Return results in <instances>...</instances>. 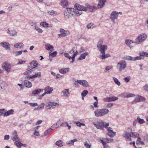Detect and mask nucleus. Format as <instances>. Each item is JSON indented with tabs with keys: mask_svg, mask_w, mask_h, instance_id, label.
<instances>
[{
	"mask_svg": "<svg viewBox=\"0 0 148 148\" xmlns=\"http://www.w3.org/2000/svg\"><path fill=\"white\" fill-rule=\"evenodd\" d=\"M76 9L73 8H66L64 11V16L65 19H68L73 15L79 16L82 13V11H86L88 8L78 4L75 5Z\"/></svg>",
	"mask_w": 148,
	"mask_h": 148,
	"instance_id": "1",
	"label": "nucleus"
},
{
	"mask_svg": "<svg viewBox=\"0 0 148 148\" xmlns=\"http://www.w3.org/2000/svg\"><path fill=\"white\" fill-rule=\"evenodd\" d=\"M94 126L97 129H102L103 127L106 128L109 125L108 123H105L101 120L95 121L93 122Z\"/></svg>",
	"mask_w": 148,
	"mask_h": 148,
	"instance_id": "2",
	"label": "nucleus"
},
{
	"mask_svg": "<svg viewBox=\"0 0 148 148\" xmlns=\"http://www.w3.org/2000/svg\"><path fill=\"white\" fill-rule=\"evenodd\" d=\"M97 48L101 53V58L102 59L110 57V55L109 53H107L105 54V50L107 49V46L106 45H104Z\"/></svg>",
	"mask_w": 148,
	"mask_h": 148,
	"instance_id": "3",
	"label": "nucleus"
},
{
	"mask_svg": "<svg viewBox=\"0 0 148 148\" xmlns=\"http://www.w3.org/2000/svg\"><path fill=\"white\" fill-rule=\"evenodd\" d=\"M109 110L106 109H98L95 111V116L98 117L106 115L109 112Z\"/></svg>",
	"mask_w": 148,
	"mask_h": 148,
	"instance_id": "4",
	"label": "nucleus"
},
{
	"mask_svg": "<svg viewBox=\"0 0 148 148\" xmlns=\"http://www.w3.org/2000/svg\"><path fill=\"white\" fill-rule=\"evenodd\" d=\"M147 37V36L145 33H142L135 39V42L137 44H140L146 40Z\"/></svg>",
	"mask_w": 148,
	"mask_h": 148,
	"instance_id": "5",
	"label": "nucleus"
},
{
	"mask_svg": "<svg viewBox=\"0 0 148 148\" xmlns=\"http://www.w3.org/2000/svg\"><path fill=\"white\" fill-rule=\"evenodd\" d=\"M127 67V63L124 60L120 61L117 64L116 68L119 71H121Z\"/></svg>",
	"mask_w": 148,
	"mask_h": 148,
	"instance_id": "6",
	"label": "nucleus"
},
{
	"mask_svg": "<svg viewBox=\"0 0 148 148\" xmlns=\"http://www.w3.org/2000/svg\"><path fill=\"white\" fill-rule=\"evenodd\" d=\"M30 66H29V73H31L33 71H34L36 69L38 70L37 66L38 65V63L36 61H33L29 63ZM39 67H38L39 68Z\"/></svg>",
	"mask_w": 148,
	"mask_h": 148,
	"instance_id": "7",
	"label": "nucleus"
},
{
	"mask_svg": "<svg viewBox=\"0 0 148 148\" xmlns=\"http://www.w3.org/2000/svg\"><path fill=\"white\" fill-rule=\"evenodd\" d=\"M119 15V12L115 11L112 12L110 16V19L112 22L115 23V20L117 19Z\"/></svg>",
	"mask_w": 148,
	"mask_h": 148,
	"instance_id": "8",
	"label": "nucleus"
},
{
	"mask_svg": "<svg viewBox=\"0 0 148 148\" xmlns=\"http://www.w3.org/2000/svg\"><path fill=\"white\" fill-rule=\"evenodd\" d=\"M3 69L4 70L9 72L10 71L11 67V65L9 62H5L2 64Z\"/></svg>",
	"mask_w": 148,
	"mask_h": 148,
	"instance_id": "9",
	"label": "nucleus"
},
{
	"mask_svg": "<svg viewBox=\"0 0 148 148\" xmlns=\"http://www.w3.org/2000/svg\"><path fill=\"white\" fill-rule=\"evenodd\" d=\"M11 138L13 141L15 142L17 141H20V139L18 136L16 131L14 130L12 132V135L11 136Z\"/></svg>",
	"mask_w": 148,
	"mask_h": 148,
	"instance_id": "10",
	"label": "nucleus"
},
{
	"mask_svg": "<svg viewBox=\"0 0 148 148\" xmlns=\"http://www.w3.org/2000/svg\"><path fill=\"white\" fill-rule=\"evenodd\" d=\"M123 136L126 140L129 141L132 140L131 132L129 133L126 131H125L124 132Z\"/></svg>",
	"mask_w": 148,
	"mask_h": 148,
	"instance_id": "11",
	"label": "nucleus"
},
{
	"mask_svg": "<svg viewBox=\"0 0 148 148\" xmlns=\"http://www.w3.org/2000/svg\"><path fill=\"white\" fill-rule=\"evenodd\" d=\"M60 34H58V35L60 37H65L69 35V31H65L62 29H60Z\"/></svg>",
	"mask_w": 148,
	"mask_h": 148,
	"instance_id": "12",
	"label": "nucleus"
},
{
	"mask_svg": "<svg viewBox=\"0 0 148 148\" xmlns=\"http://www.w3.org/2000/svg\"><path fill=\"white\" fill-rule=\"evenodd\" d=\"M106 128L108 132V136L111 137H113L115 135L116 132L113 131L111 128L108 126Z\"/></svg>",
	"mask_w": 148,
	"mask_h": 148,
	"instance_id": "13",
	"label": "nucleus"
},
{
	"mask_svg": "<svg viewBox=\"0 0 148 148\" xmlns=\"http://www.w3.org/2000/svg\"><path fill=\"white\" fill-rule=\"evenodd\" d=\"M139 56H138L139 60H143L144 59V57H148V53L143 51L140 52L139 53Z\"/></svg>",
	"mask_w": 148,
	"mask_h": 148,
	"instance_id": "14",
	"label": "nucleus"
},
{
	"mask_svg": "<svg viewBox=\"0 0 148 148\" xmlns=\"http://www.w3.org/2000/svg\"><path fill=\"white\" fill-rule=\"evenodd\" d=\"M7 33L10 36L15 37L17 35V32L15 29L10 30L9 29H8Z\"/></svg>",
	"mask_w": 148,
	"mask_h": 148,
	"instance_id": "15",
	"label": "nucleus"
},
{
	"mask_svg": "<svg viewBox=\"0 0 148 148\" xmlns=\"http://www.w3.org/2000/svg\"><path fill=\"white\" fill-rule=\"evenodd\" d=\"M68 89H64L61 92L62 96L65 98H67L70 96V93Z\"/></svg>",
	"mask_w": 148,
	"mask_h": 148,
	"instance_id": "16",
	"label": "nucleus"
},
{
	"mask_svg": "<svg viewBox=\"0 0 148 148\" xmlns=\"http://www.w3.org/2000/svg\"><path fill=\"white\" fill-rule=\"evenodd\" d=\"M77 82L78 83L80 84L84 87H88L89 85L88 82L86 80H77L75 82Z\"/></svg>",
	"mask_w": 148,
	"mask_h": 148,
	"instance_id": "17",
	"label": "nucleus"
},
{
	"mask_svg": "<svg viewBox=\"0 0 148 148\" xmlns=\"http://www.w3.org/2000/svg\"><path fill=\"white\" fill-rule=\"evenodd\" d=\"M99 3L97 5V7L98 8H103L105 5L106 0H97Z\"/></svg>",
	"mask_w": 148,
	"mask_h": 148,
	"instance_id": "18",
	"label": "nucleus"
},
{
	"mask_svg": "<svg viewBox=\"0 0 148 148\" xmlns=\"http://www.w3.org/2000/svg\"><path fill=\"white\" fill-rule=\"evenodd\" d=\"M60 2V4L64 8H65L68 5V1L67 0H58Z\"/></svg>",
	"mask_w": 148,
	"mask_h": 148,
	"instance_id": "19",
	"label": "nucleus"
},
{
	"mask_svg": "<svg viewBox=\"0 0 148 148\" xmlns=\"http://www.w3.org/2000/svg\"><path fill=\"white\" fill-rule=\"evenodd\" d=\"M45 49L49 51L52 52L54 50L53 47L49 44H47L45 45Z\"/></svg>",
	"mask_w": 148,
	"mask_h": 148,
	"instance_id": "20",
	"label": "nucleus"
},
{
	"mask_svg": "<svg viewBox=\"0 0 148 148\" xmlns=\"http://www.w3.org/2000/svg\"><path fill=\"white\" fill-rule=\"evenodd\" d=\"M125 59L127 60L136 61L139 60L138 56L135 57H132L130 56H127L125 58Z\"/></svg>",
	"mask_w": 148,
	"mask_h": 148,
	"instance_id": "21",
	"label": "nucleus"
},
{
	"mask_svg": "<svg viewBox=\"0 0 148 148\" xmlns=\"http://www.w3.org/2000/svg\"><path fill=\"white\" fill-rule=\"evenodd\" d=\"M0 45L3 47L5 48L6 49L10 50V47L9 46V44L6 42H2L0 44Z\"/></svg>",
	"mask_w": 148,
	"mask_h": 148,
	"instance_id": "22",
	"label": "nucleus"
},
{
	"mask_svg": "<svg viewBox=\"0 0 148 148\" xmlns=\"http://www.w3.org/2000/svg\"><path fill=\"white\" fill-rule=\"evenodd\" d=\"M40 25L44 27H51L53 26L52 24H49L45 22H42L40 23Z\"/></svg>",
	"mask_w": 148,
	"mask_h": 148,
	"instance_id": "23",
	"label": "nucleus"
},
{
	"mask_svg": "<svg viewBox=\"0 0 148 148\" xmlns=\"http://www.w3.org/2000/svg\"><path fill=\"white\" fill-rule=\"evenodd\" d=\"M134 42L133 40H125V43L126 45L128 46L132 49L133 48V46H132V44Z\"/></svg>",
	"mask_w": 148,
	"mask_h": 148,
	"instance_id": "24",
	"label": "nucleus"
},
{
	"mask_svg": "<svg viewBox=\"0 0 148 148\" xmlns=\"http://www.w3.org/2000/svg\"><path fill=\"white\" fill-rule=\"evenodd\" d=\"M101 140H103L104 142L109 143H113L114 140L113 139L111 138H102V139H101Z\"/></svg>",
	"mask_w": 148,
	"mask_h": 148,
	"instance_id": "25",
	"label": "nucleus"
},
{
	"mask_svg": "<svg viewBox=\"0 0 148 148\" xmlns=\"http://www.w3.org/2000/svg\"><path fill=\"white\" fill-rule=\"evenodd\" d=\"M69 69H70L69 68H64L61 69L60 70L59 72L61 74H65L69 72Z\"/></svg>",
	"mask_w": 148,
	"mask_h": 148,
	"instance_id": "26",
	"label": "nucleus"
},
{
	"mask_svg": "<svg viewBox=\"0 0 148 148\" xmlns=\"http://www.w3.org/2000/svg\"><path fill=\"white\" fill-rule=\"evenodd\" d=\"M88 54V53L87 52L84 53L81 55L77 59L78 60H81L85 58L86 56Z\"/></svg>",
	"mask_w": 148,
	"mask_h": 148,
	"instance_id": "27",
	"label": "nucleus"
},
{
	"mask_svg": "<svg viewBox=\"0 0 148 148\" xmlns=\"http://www.w3.org/2000/svg\"><path fill=\"white\" fill-rule=\"evenodd\" d=\"M24 85L27 88H30L32 86V83L31 82L27 80H25L24 82Z\"/></svg>",
	"mask_w": 148,
	"mask_h": 148,
	"instance_id": "28",
	"label": "nucleus"
},
{
	"mask_svg": "<svg viewBox=\"0 0 148 148\" xmlns=\"http://www.w3.org/2000/svg\"><path fill=\"white\" fill-rule=\"evenodd\" d=\"M45 92H46V93L50 94L52 91L53 89L52 88L49 86H48L45 88L44 89Z\"/></svg>",
	"mask_w": 148,
	"mask_h": 148,
	"instance_id": "29",
	"label": "nucleus"
},
{
	"mask_svg": "<svg viewBox=\"0 0 148 148\" xmlns=\"http://www.w3.org/2000/svg\"><path fill=\"white\" fill-rule=\"evenodd\" d=\"M14 110L12 109H11L8 111L6 112L3 115L4 116H8L10 114H12L14 113Z\"/></svg>",
	"mask_w": 148,
	"mask_h": 148,
	"instance_id": "30",
	"label": "nucleus"
},
{
	"mask_svg": "<svg viewBox=\"0 0 148 148\" xmlns=\"http://www.w3.org/2000/svg\"><path fill=\"white\" fill-rule=\"evenodd\" d=\"M24 46L22 42H18L15 44L14 45V47L16 48H21Z\"/></svg>",
	"mask_w": 148,
	"mask_h": 148,
	"instance_id": "31",
	"label": "nucleus"
},
{
	"mask_svg": "<svg viewBox=\"0 0 148 148\" xmlns=\"http://www.w3.org/2000/svg\"><path fill=\"white\" fill-rule=\"evenodd\" d=\"M63 142L62 140H59L56 142L55 144L57 146L61 147L63 146Z\"/></svg>",
	"mask_w": 148,
	"mask_h": 148,
	"instance_id": "32",
	"label": "nucleus"
},
{
	"mask_svg": "<svg viewBox=\"0 0 148 148\" xmlns=\"http://www.w3.org/2000/svg\"><path fill=\"white\" fill-rule=\"evenodd\" d=\"M78 141V140L77 139H74L73 140H70L68 142L66 143L67 145H69V146H71L73 145L74 143L75 142H77Z\"/></svg>",
	"mask_w": 148,
	"mask_h": 148,
	"instance_id": "33",
	"label": "nucleus"
},
{
	"mask_svg": "<svg viewBox=\"0 0 148 148\" xmlns=\"http://www.w3.org/2000/svg\"><path fill=\"white\" fill-rule=\"evenodd\" d=\"M43 90V89H38L35 90H34L32 92V93L34 95L38 94L41 91H42Z\"/></svg>",
	"mask_w": 148,
	"mask_h": 148,
	"instance_id": "34",
	"label": "nucleus"
},
{
	"mask_svg": "<svg viewBox=\"0 0 148 148\" xmlns=\"http://www.w3.org/2000/svg\"><path fill=\"white\" fill-rule=\"evenodd\" d=\"M51 128L47 129L45 132L44 134H42V136H45L47 135L51 132Z\"/></svg>",
	"mask_w": 148,
	"mask_h": 148,
	"instance_id": "35",
	"label": "nucleus"
},
{
	"mask_svg": "<svg viewBox=\"0 0 148 148\" xmlns=\"http://www.w3.org/2000/svg\"><path fill=\"white\" fill-rule=\"evenodd\" d=\"M139 102H140V101L139 96L138 95L136 97L134 100L132 102V103L134 104Z\"/></svg>",
	"mask_w": 148,
	"mask_h": 148,
	"instance_id": "36",
	"label": "nucleus"
},
{
	"mask_svg": "<svg viewBox=\"0 0 148 148\" xmlns=\"http://www.w3.org/2000/svg\"><path fill=\"white\" fill-rule=\"evenodd\" d=\"M78 54V52L77 50L76 51L74 52V53L73 54V56L72 57V61H71V63H73L75 61V58L76 55Z\"/></svg>",
	"mask_w": 148,
	"mask_h": 148,
	"instance_id": "37",
	"label": "nucleus"
},
{
	"mask_svg": "<svg viewBox=\"0 0 148 148\" xmlns=\"http://www.w3.org/2000/svg\"><path fill=\"white\" fill-rule=\"evenodd\" d=\"M20 141H20L17 140V141L15 142L14 143V145L19 148H20L21 147L22 143Z\"/></svg>",
	"mask_w": 148,
	"mask_h": 148,
	"instance_id": "38",
	"label": "nucleus"
},
{
	"mask_svg": "<svg viewBox=\"0 0 148 148\" xmlns=\"http://www.w3.org/2000/svg\"><path fill=\"white\" fill-rule=\"evenodd\" d=\"M132 137L134 138H138L139 136L138 133L137 132H131Z\"/></svg>",
	"mask_w": 148,
	"mask_h": 148,
	"instance_id": "39",
	"label": "nucleus"
},
{
	"mask_svg": "<svg viewBox=\"0 0 148 148\" xmlns=\"http://www.w3.org/2000/svg\"><path fill=\"white\" fill-rule=\"evenodd\" d=\"M57 53V52L56 51H55L53 53L49 52V56L50 57V58L54 57L56 56Z\"/></svg>",
	"mask_w": 148,
	"mask_h": 148,
	"instance_id": "40",
	"label": "nucleus"
},
{
	"mask_svg": "<svg viewBox=\"0 0 148 148\" xmlns=\"http://www.w3.org/2000/svg\"><path fill=\"white\" fill-rule=\"evenodd\" d=\"M113 79L114 82H115V83L118 86H120L121 85V83L119 81L118 79L114 77H113Z\"/></svg>",
	"mask_w": 148,
	"mask_h": 148,
	"instance_id": "41",
	"label": "nucleus"
},
{
	"mask_svg": "<svg viewBox=\"0 0 148 148\" xmlns=\"http://www.w3.org/2000/svg\"><path fill=\"white\" fill-rule=\"evenodd\" d=\"M22 52L23 51L21 50L18 51H16L14 52L13 53L15 56H18L21 55Z\"/></svg>",
	"mask_w": 148,
	"mask_h": 148,
	"instance_id": "42",
	"label": "nucleus"
},
{
	"mask_svg": "<svg viewBox=\"0 0 148 148\" xmlns=\"http://www.w3.org/2000/svg\"><path fill=\"white\" fill-rule=\"evenodd\" d=\"M101 142L103 144L104 148H110L109 145L103 140H101Z\"/></svg>",
	"mask_w": 148,
	"mask_h": 148,
	"instance_id": "43",
	"label": "nucleus"
},
{
	"mask_svg": "<svg viewBox=\"0 0 148 148\" xmlns=\"http://www.w3.org/2000/svg\"><path fill=\"white\" fill-rule=\"evenodd\" d=\"M137 121L140 124H143L145 122V121L143 119H140L139 116L137 118Z\"/></svg>",
	"mask_w": 148,
	"mask_h": 148,
	"instance_id": "44",
	"label": "nucleus"
},
{
	"mask_svg": "<svg viewBox=\"0 0 148 148\" xmlns=\"http://www.w3.org/2000/svg\"><path fill=\"white\" fill-rule=\"evenodd\" d=\"M94 26H95L93 23H90L87 25L86 27L88 29H92Z\"/></svg>",
	"mask_w": 148,
	"mask_h": 148,
	"instance_id": "45",
	"label": "nucleus"
},
{
	"mask_svg": "<svg viewBox=\"0 0 148 148\" xmlns=\"http://www.w3.org/2000/svg\"><path fill=\"white\" fill-rule=\"evenodd\" d=\"M52 103L51 102H49L46 105L45 108L47 109H50L53 106Z\"/></svg>",
	"mask_w": 148,
	"mask_h": 148,
	"instance_id": "46",
	"label": "nucleus"
},
{
	"mask_svg": "<svg viewBox=\"0 0 148 148\" xmlns=\"http://www.w3.org/2000/svg\"><path fill=\"white\" fill-rule=\"evenodd\" d=\"M103 42L102 40H100L98 42L97 44V47H99L100 46H102L104 45H103Z\"/></svg>",
	"mask_w": 148,
	"mask_h": 148,
	"instance_id": "47",
	"label": "nucleus"
},
{
	"mask_svg": "<svg viewBox=\"0 0 148 148\" xmlns=\"http://www.w3.org/2000/svg\"><path fill=\"white\" fill-rule=\"evenodd\" d=\"M35 29L37 31L38 33L41 34L42 33L43 31V30L40 28L38 26L36 27Z\"/></svg>",
	"mask_w": 148,
	"mask_h": 148,
	"instance_id": "48",
	"label": "nucleus"
},
{
	"mask_svg": "<svg viewBox=\"0 0 148 148\" xmlns=\"http://www.w3.org/2000/svg\"><path fill=\"white\" fill-rule=\"evenodd\" d=\"M84 145L86 148H90L91 145L88 144L87 141H85L84 143Z\"/></svg>",
	"mask_w": 148,
	"mask_h": 148,
	"instance_id": "49",
	"label": "nucleus"
},
{
	"mask_svg": "<svg viewBox=\"0 0 148 148\" xmlns=\"http://www.w3.org/2000/svg\"><path fill=\"white\" fill-rule=\"evenodd\" d=\"M88 91L86 90H83L81 93L82 96L85 97L88 93Z\"/></svg>",
	"mask_w": 148,
	"mask_h": 148,
	"instance_id": "50",
	"label": "nucleus"
},
{
	"mask_svg": "<svg viewBox=\"0 0 148 148\" xmlns=\"http://www.w3.org/2000/svg\"><path fill=\"white\" fill-rule=\"evenodd\" d=\"M59 127L57 125V123H55L51 127V130L55 129Z\"/></svg>",
	"mask_w": 148,
	"mask_h": 148,
	"instance_id": "51",
	"label": "nucleus"
},
{
	"mask_svg": "<svg viewBox=\"0 0 148 148\" xmlns=\"http://www.w3.org/2000/svg\"><path fill=\"white\" fill-rule=\"evenodd\" d=\"M41 74L40 72H39V73H37L36 74H35L32 75V77H33V78H34L36 77H41Z\"/></svg>",
	"mask_w": 148,
	"mask_h": 148,
	"instance_id": "52",
	"label": "nucleus"
},
{
	"mask_svg": "<svg viewBox=\"0 0 148 148\" xmlns=\"http://www.w3.org/2000/svg\"><path fill=\"white\" fill-rule=\"evenodd\" d=\"M47 13L51 15L54 16L56 14V12H55L53 10L49 11H48Z\"/></svg>",
	"mask_w": 148,
	"mask_h": 148,
	"instance_id": "53",
	"label": "nucleus"
},
{
	"mask_svg": "<svg viewBox=\"0 0 148 148\" xmlns=\"http://www.w3.org/2000/svg\"><path fill=\"white\" fill-rule=\"evenodd\" d=\"M64 55L65 57L70 60L71 59H72V57H71L68 53H64Z\"/></svg>",
	"mask_w": 148,
	"mask_h": 148,
	"instance_id": "54",
	"label": "nucleus"
},
{
	"mask_svg": "<svg viewBox=\"0 0 148 148\" xmlns=\"http://www.w3.org/2000/svg\"><path fill=\"white\" fill-rule=\"evenodd\" d=\"M143 90L147 92L148 91V84L145 85L143 87Z\"/></svg>",
	"mask_w": 148,
	"mask_h": 148,
	"instance_id": "55",
	"label": "nucleus"
},
{
	"mask_svg": "<svg viewBox=\"0 0 148 148\" xmlns=\"http://www.w3.org/2000/svg\"><path fill=\"white\" fill-rule=\"evenodd\" d=\"M140 102L141 101H145L146 100V99L144 97L138 95Z\"/></svg>",
	"mask_w": 148,
	"mask_h": 148,
	"instance_id": "56",
	"label": "nucleus"
},
{
	"mask_svg": "<svg viewBox=\"0 0 148 148\" xmlns=\"http://www.w3.org/2000/svg\"><path fill=\"white\" fill-rule=\"evenodd\" d=\"M45 104L43 103H41L40 105L38 106L39 110L43 109L44 108Z\"/></svg>",
	"mask_w": 148,
	"mask_h": 148,
	"instance_id": "57",
	"label": "nucleus"
},
{
	"mask_svg": "<svg viewBox=\"0 0 148 148\" xmlns=\"http://www.w3.org/2000/svg\"><path fill=\"white\" fill-rule=\"evenodd\" d=\"M110 98L111 102L116 100L118 99L117 97L115 96L111 97H110Z\"/></svg>",
	"mask_w": 148,
	"mask_h": 148,
	"instance_id": "58",
	"label": "nucleus"
},
{
	"mask_svg": "<svg viewBox=\"0 0 148 148\" xmlns=\"http://www.w3.org/2000/svg\"><path fill=\"white\" fill-rule=\"evenodd\" d=\"M105 102H111L110 97H108L104 98L103 99Z\"/></svg>",
	"mask_w": 148,
	"mask_h": 148,
	"instance_id": "59",
	"label": "nucleus"
},
{
	"mask_svg": "<svg viewBox=\"0 0 148 148\" xmlns=\"http://www.w3.org/2000/svg\"><path fill=\"white\" fill-rule=\"evenodd\" d=\"M130 76L127 77H125L124 79L125 82L126 83L128 82H129L130 80Z\"/></svg>",
	"mask_w": 148,
	"mask_h": 148,
	"instance_id": "60",
	"label": "nucleus"
},
{
	"mask_svg": "<svg viewBox=\"0 0 148 148\" xmlns=\"http://www.w3.org/2000/svg\"><path fill=\"white\" fill-rule=\"evenodd\" d=\"M76 124L77 126H81V125L85 126V125L84 124L82 123H81L80 122H76Z\"/></svg>",
	"mask_w": 148,
	"mask_h": 148,
	"instance_id": "61",
	"label": "nucleus"
},
{
	"mask_svg": "<svg viewBox=\"0 0 148 148\" xmlns=\"http://www.w3.org/2000/svg\"><path fill=\"white\" fill-rule=\"evenodd\" d=\"M127 98L133 97L135 96V95L134 94L130 93H127Z\"/></svg>",
	"mask_w": 148,
	"mask_h": 148,
	"instance_id": "62",
	"label": "nucleus"
},
{
	"mask_svg": "<svg viewBox=\"0 0 148 148\" xmlns=\"http://www.w3.org/2000/svg\"><path fill=\"white\" fill-rule=\"evenodd\" d=\"M112 66H107L105 69V71H109V70L111 69L112 68Z\"/></svg>",
	"mask_w": 148,
	"mask_h": 148,
	"instance_id": "63",
	"label": "nucleus"
},
{
	"mask_svg": "<svg viewBox=\"0 0 148 148\" xmlns=\"http://www.w3.org/2000/svg\"><path fill=\"white\" fill-rule=\"evenodd\" d=\"M62 127H68L69 126L68 123L67 122H64L62 123L61 125Z\"/></svg>",
	"mask_w": 148,
	"mask_h": 148,
	"instance_id": "64",
	"label": "nucleus"
}]
</instances>
